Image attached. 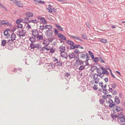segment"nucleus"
Segmentation results:
<instances>
[{"label": "nucleus", "instance_id": "obj_1", "mask_svg": "<svg viewBox=\"0 0 125 125\" xmlns=\"http://www.w3.org/2000/svg\"><path fill=\"white\" fill-rule=\"evenodd\" d=\"M12 1L16 5L19 7H22L23 6L22 4L20 1H17V0H10Z\"/></svg>", "mask_w": 125, "mask_h": 125}, {"label": "nucleus", "instance_id": "obj_2", "mask_svg": "<svg viewBox=\"0 0 125 125\" xmlns=\"http://www.w3.org/2000/svg\"><path fill=\"white\" fill-rule=\"evenodd\" d=\"M120 106H117L116 105L112 110V111L113 112V114H115L117 112H119L120 111Z\"/></svg>", "mask_w": 125, "mask_h": 125}, {"label": "nucleus", "instance_id": "obj_3", "mask_svg": "<svg viewBox=\"0 0 125 125\" xmlns=\"http://www.w3.org/2000/svg\"><path fill=\"white\" fill-rule=\"evenodd\" d=\"M0 24H1L3 25H7L9 26H11L12 25L10 24L9 21L4 20H0Z\"/></svg>", "mask_w": 125, "mask_h": 125}, {"label": "nucleus", "instance_id": "obj_4", "mask_svg": "<svg viewBox=\"0 0 125 125\" xmlns=\"http://www.w3.org/2000/svg\"><path fill=\"white\" fill-rule=\"evenodd\" d=\"M57 37L59 38H61L62 39L65 41L66 40V38L61 33H59L57 35Z\"/></svg>", "mask_w": 125, "mask_h": 125}, {"label": "nucleus", "instance_id": "obj_5", "mask_svg": "<svg viewBox=\"0 0 125 125\" xmlns=\"http://www.w3.org/2000/svg\"><path fill=\"white\" fill-rule=\"evenodd\" d=\"M26 16L28 18L31 17L33 16L32 13L30 12H27L25 14Z\"/></svg>", "mask_w": 125, "mask_h": 125}, {"label": "nucleus", "instance_id": "obj_6", "mask_svg": "<svg viewBox=\"0 0 125 125\" xmlns=\"http://www.w3.org/2000/svg\"><path fill=\"white\" fill-rule=\"evenodd\" d=\"M33 36H32L31 37H30L29 40H30L31 42H31H33L35 41L36 40V36L34 35H33Z\"/></svg>", "mask_w": 125, "mask_h": 125}, {"label": "nucleus", "instance_id": "obj_7", "mask_svg": "<svg viewBox=\"0 0 125 125\" xmlns=\"http://www.w3.org/2000/svg\"><path fill=\"white\" fill-rule=\"evenodd\" d=\"M32 35H34L36 36V35L37 36L39 34L38 31L37 30H32Z\"/></svg>", "mask_w": 125, "mask_h": 125}, {"label": "nucleus", "instance_id": "obj_8", "mask_svg": "<svg viewBox=\"0 0 125 125\" xmlns=\"http://www.w3.org/2000/svg\"><path fill=\"white\" fill-rule=\"evenodd\" d=\"M76 63L77 65H79L83 64V62L82 60H81L80 59H77L76 60Z\"/></svg>", "mask_w": 125, "mask_h": 125}, {"label": "nucleus", "instance_id": "obj_9", "mask_svg": "<svg viewBox=\"0 0 125 125\" xmlns=\"http://www.w3.org/2000/svg\"><path fill=\"white\" fill-rule=\"evenodd\" d=\"M101 69L102 70V73L103 74H105L106 73L107 75H108L109 73L108 71L105 69L104 68L102 67Z\"/></svg>", "mask_w": 125, "mask_h": 125}, {"label": "nucleus", "instance_id": "obj_10", "mask_svg": "<svg viewBox=\"0 0 125 125\" xmlns=\"http://www.w3.org/2000/svg\"><path fill=\"white\" fill-rule=\"evenodd\" d=\"M59 49H60V51L61 53H63L64 52V51L65 50V48L64 46H62L59 47Z\"/></svg>", "mask_w": 125, "mask_h": 125}, {"label": "nucleus", "instance_id": "obj_11", "mask_svg": "<svg viewBox=\"0 0 125 125\" xmlns=\"http://www.w3.org/2000/svg\"><path fill=\"white\" fill-rule=\"evenodd\" d=\"M42 23L43 24H46L47 23V22L45 19L43 17H41L40 18Z\"/></svg>", "mask_w": 125, "mask_h": 125}, {"label": "nucleus", "instance_id": "obj_12", "mask_svg": "<svg viewBox=\"0 0 125 125\" xmlns=\"http://www.w3.org/2000/svg\"><path fill=\"white\" fill-rule=\"evenodd\" d=\"M68 56L70 58H74L75 57V54L73 53H72L69 54L68 55Z\"/></svg>", "mask_w": 125, "mask_h": 125}, {"label": "nucleus", "instance_id": "obj_13", "mask_svg": "<svg viewBox=\"0 0 125 125\" xmlns=\"http://www.w3.org/2000/svg\"><path fill=\"white\" fill-rule=\"evenodd\" d=\"M115 102L117 104H119L120 103V100L117 96H115Z\"/></svg>", "mask_w": 125, "mask_h": 125}, {"label": "nucleus", "instance_id": "obj_14", "mask_svg": "<svg viewBox=\"0 0 125 125\" xmlns=\"http://www.w3.org/2000/svg\"><path fill=\"white\" fill-rule=\"evenodd\" d=\"M29 18H25L24 19H22L23 22L24 23H29V21L30 20H29Z\"/></svg>", "mask_w": 125, "mask_h": 125}, {"label": "nucleus", "instance_id": "obj_15", "mask_svg": "<svg viewBox=\"0 0 125 125\" xmlns=\"http://www.w3.org/2000/svg\"><path fill=\"white\" fill-rule=\"evenodd\" d=\"M47 36L48 37H51L53 35L52 31V30H51L47 34Z\"/></svg>", "mask_w": 125, "mask_h": 125}, {"label": "nucleus", "instance_id": "obj_16", "mask_svg": "<svg viewBox=\"0 0 125 125\" xmlns=\"http://www.w3.org/2000/svg\"><path fill=\"white\" fill-rule=\"evenodd\" d=\"M103 83L102 82H100L99 83V86L102 88V89L103 91H107V89H104L103 86Z\"/></svg>", "mask_w": 125, "mask_h": 125}, {"label": "nucleus", "instance_id": "obj_17", "mask_svg": "<svg viewBox=\"0 0 125 125\" xmlns=\"http://www.w3.org/2000/svg\"><path fill=\"white\" fill-rule=\"evenodd\" d=\"M124 113L123 112L120 113L118 115L117 117L118 118L120 119V118H122L123 117Z\"/></svg>", "mask_w": 125, "mask_h": 125}, {"label": "nucleus", "instance_id": "obj_18", "mask_svg": "<svg viewBox=\"0 0 125 125\" xmlns=\"http://www.w3.org/2000/svg\"><path fill=\"white\" fill-rule=\"evenodd\" d=\"M109 103V107L110 108L112 107L113 109L116 105L115 104H114L113 103Z\"/></svg>", "mask_w": 125, "mask_h": 125}, {"label": "nucleus", "instance_id": "obj_19", "mask_svg": "<svg viewBox=\"0 0 125 125\" xmlns=\"http://www.w3.org/2000/svg\"><path fill=\"white\" fill-rule=\"evenodd\" d=\"M36 44L33 43V42H31L30 45V47L31 48V49H33L36 48Z\"/></svg>", "mask_w": 125, "mask_h": 125}, {"label": "nucleus", "instance_id": "obj_20", "mask_svg": "<svg viewBox=\"0 0 125 125\" xmlns=\"http://www.w3.org/2000/svg\"><path fill=\"white\" fill-rule=\"evenodd\" d=\"M16 35L13 33L11 35V38L12 40H15L16 38Z\"/></svg>", "mask_w": 125, "mask_h": 125}, {"label": "nucleus", "instance_id": "obj_21", "mask_svg": "<svg viewBox=\"0 0 125 125\" xmlns=\"http://www.w3.org/2000/svg\"><path fill=\"white\" fill-rule=\"evenodd\" d=\"M83 53H81V54L80 56V58L82 59H85L86 58V54H83Z\"/></svg>", "mask_w": 125, "mask_h": 125}, {"label": "nucleus", "instance_id": "obj_22", "mask_svg": "<svg viewBox=\"0 0 125 125\" xmlns=\"http://www.w3.org/2000/svg\"><path fill=\"white\" fill-rule=\"evenodd\" d=\"M66 42L68 44L70 45H73L74 43L72 41L70 40H66Z\"/></svg>", "mask_w": 125, "mask_h": 125}, {"label": "nucleus", "instance_id": "obj_23", "mask_svg": "<svg viewBox=\"0 0 125 125\" xmlns=\"http://www.w3.org/2000/svg\"><path fill=\"white\" fill-rule=\"evenodd\" d=\"M63 63V62L62 61H57L56 63L57 64V65L61 66H62V63Z\"/></svg>", "mask_w": 125, "mask_h": 125}, {"label": "nucleus", "instance_id": "obj_24", "mask_svg": "<svg viewBox=\"0 0 125 125\" xmlns=\"http://www.w3.org/2000/svg\"><path fill=\"white\" fill-rule=\"evenodd\" d=\"M37 37L38 40H42L43 39V36L42 35L38 34L37 36Z\"/></svg>", "mask_w": 125, "mask_h": 125}, {"label": "nucleus", "instance_id": "obj_25", "mask_svg": "<svg viewBox=\"0 0 125 125\" xmlns=\"http://www.w3.org/2000/svg\"><path fill=\"white\" fill-rule=\"evenodd\" d=\"M13 41V40H12L11 39H9L7 42V44H8V45H10V44H12L14 42Z\"/></svg>", "mask_w": 125, "mask_h": 125}, {"label": "nucleus", "instance_id": "obj_26", "mask_svg": "<svg viewBox=\"0 0 125 125\" xmlns=\"http://www.w3.org/2000/svg\"><path fill=\"white\" fill-rule=\"evenodd\" d=\"M34 1L36 3H39L43 4H45V2L44 1H42L41 0H34Z\"/></svg>", "mask_w": 125, "mask_h": 125}, {"label": "nucleus", "instance_id": "obj_27", "mask_svg": "<svg viewBox=\"0 0 125 125\" xmlns=\"http://www.w3.org/2000/svg\"><path fill=\"white\" fill-rule=\"evenodd\" d=\"M88 52L89 54H89V55L92 58V59H94V57L93 53L92 52L90 51H88Z\"/></svg>", "mask_w": 125, "mask_h": 125}, {"label": "nucleus", "instance_id": "obj_28", "mask_svg": "<svg viewBox=\"0 0 125 125\" xmlns=\"http://www.w3.org/2000/svg\"><path fill=\"white\" fill-rule=\"evenodd\" d=\"M56 25L57 28L58 29L61 31H64L62 28L61 27L60 25L58 24H56Z\"/></svg>", "mask_w": 125, "mask_h": 125}, {"label": "nucleus", "instance_id": "obj_29", "mask_svg": "<svg viewBox=\"0 0 125 125\" xmlns=\"http://www.w3.org/2000/svg\"><path fill=\"white\" fill-rule=\"evenodd\" d=\"M9 30L7 28L6 29V30L4 31V34L5 36H7L8 34V31H9Z\"/></svg>", "mask_w": 125, "mask_h": 125}, {"label": "nucleus", "instance_id": "obj_30", "mask_svg": "<svg viewBox=\"0 0 125 125\" xmlns=\"http://www.w3.org/2000/svg\"><path fill=\"white\" fill-rule=\"evenodd\" d=\"M22 19H18L17 20L16 22L17 24H21V23L22 22Z\"/></svg>", "mask_w": 125, "mask_h": 125}, {"label": "nucleus", "instance_id": "obj_31", "mask_svg": "<svg viewBox=\"0 0 125 125\" xmlns=\"http://www.w3.org/2000/svg\"><path fill=\"white\" fill-rule=\"evenodd\" d=\"M36 48L37 49H39L41 48V45L39 43H37L36 44Z\"/></svg>", "mask_w": 125, "mask_h": 125}, {"label": "nucleus", "instance_id": "obj_32", "mask_svg": "<svg viewBox=\"0 0 125 125\" xmlns=\"http://www.w3.org/2000/svg\"><path fill=\"white\" fill-rule=\"evenodd\" d=\"M7 44V42H6V41L5 40H3L1 41V45H2L4 46L6 44Z\"/></svg>", "mask_w": 125, "mask_h": 125}, {"label": "nucleus", "instance_id": "obj_33", "mask_svg": "<svg viewBox=\"0 0 125 125\" xmlns=\"http://www.w3.org/2000/svg\"><path fill=\"white\" fill-rule=\"evenodd\" d=\"M93 59L94 60V61L95 62H97L99 61V58L97 57L94 58V59Z\"/></svg>", "mask_w": 125, "mask_h": 125}, {"label": "nucleus", "instance_id": "obj_34", "mask_svg": "<svg viewBox=\"0 0 125 125\" xmlns=\"http://www.w3.org/2000/svg\"><path fill=\"white\" fill-rule=\"evenodd\" d=\"M100 41L102 42L103 43H106L107 42V41L106 39H101Z\"/></svg>", "mask_w": 125, "mask_h": 125}, {"label": "nucleus", "instance_id": "obj_35", "mask_svg": "<svg viewBox=\"0 0 125 125\" xmlns=\"http://www.w3.org/2000/svg\"><path fill=\"white\" fill-rule=\"evenodd\" d=\"M107 69L108 70H109V71H110V72L111 74V76H112V77H113L116 79V78L115 77L114 75V74L112 73L111 70L109 68H108Z\"/></svg>", "mask_w": 125, "mask_h": 125}, {"label": "nucleus", "instance_id": "obj_36", "mask_svg": "<svg viewBox=\"0 0 125 125\" xmlns=\"http://www.w3.org/2000/svg\"><path fill=\"white\" fill-rule=\"evenodd\" d=\"M16 27L17 28H22V24H19L16 26Z\"/></svg>", "mask_w": 125, "mask_h": 125}, {"label": "nucleus", "instance_id": "obj_37", "mask_svg": "<svg viewBox=\"0 0 125 125\" xmlns=\"http://www.w3.org/2000/svg\"><path fill=\"white\" fill-rule=\"evenodd\" d=\"M70 76L71 75L70 74V73H66V74L65 75V77L66 78H67L69 77H70Z\"/></svg>", "mask_w": 125, "mask_h": 125}, {"label": "nucleus", "instance_id": "obj_38", "mask_svg": "<svg viewBox=\"0 0 125 125\" xmlns=\"http://www.w3.org/2000/svg\"><path fill=\"white\" fill-rule=\"evenodd\" d=\"M113 88H115L116 86V84L115 83H113L110 85Z\"/></svg>", "mask_w": 125, "mask_h": 125}, {"label": "nucleus", "instance_id": "obj_39", "mask_svg": "<svg viewBox=\"0 0 125 125\" xmlns=\"http://www.w3.org/2000/svg\"><path fill=\"white\" fill-rule=\"evenodd\" d=\"M111 117L114 119H115L117 117V116L116 114L114 115L113 114H111Z\"/></svg>", "mask_w": 125, "mask_h": 125}, {"label": "nucleus", "instance_id": "obj_40", "mask_svg": "<svg viewBox=\"0 0 125 125\" xmlns=\"http://www.w3.org/2000/svg\"><path fill=\"white\" fill-rule=\"evenodd\" d=\"M74 52L76 53H83V52H80V51H79V50L78 49H76L74 50Z\"/></svg>", "mask_w": 125, "mask_h": 125}, {"label": "nucleus", "instance_id": "obj_41", "mask_svg": "<svg viewBox=\"0 0 125 125\" xmlns=\"http://www.w3.org/2000/svg\"><path fill=\"white\" fill-rule=\"evenodd\" d=\"M83 38L85 40H86L87 39V37L85 34L83 33L82 35Z\"/></svg>", "mask_w": 125, "mask_h": 125}, {"label": "nucleus", "instance_id": "obj_42", "mask_svg": "<svg viewBox=\"0 0 125 125\" xmlns=\"http://www.w3.org/2000/svg\"><path fill=\"white\" fill-rule=\"evenodd\" d=\"M92 68H94V70L92 71L93 72L94 70H99V69L96 66H93L92 67Z\"/></svg>", "mask_w": 125, "mask_h": 125}, {"label": "nucleus", "instance_id": "obj_43", "mask_svg": "<svg viewBox=\"0 0 125 125\" xmlns=\"http://www.w3.org/2000/svg\"><path fill=\"white\" fill-rule=\"evenodd\" d=\"M29 22H32L33 23H36L37 22V21L36 20H32L31 21H29Z\"/></svg>", "mask_w": 125, "mask_h": 125}, {"label": "nucleus", "instance_id": "obj_44", "mask_svg": "<svg viewBox=\"0 0 125 125\" xmlns=\"http://www.w3.org/2000/svg\"><path fill=\"white\" fill-rule=\"evenodd\" d=\"M85 65H84L83 66H81L79 67V70H82L83 69H84L85 68Z\"/></svg>", "mask_w": 125, "mask_h": 125}, {"label": "nucleus", "instance_id": "obj_45", "mask_svg": "<svg viewBox=\"0 0 125 125\" xmlns=\"http://www.w3.org/2000/svg\"><path fill=\"white\" fill-rule=\"evenodd\" d=\"M85 54H86V61H87V60H89V54L87 52H86Z\"/></svg>", "mask_w": 125, "mask_h": 125}, {"label": "nucleus", "instance_id": "obj_46", "mask_svg": "<svg viewBox=\"0 0 125 125\" xmlns=\"http://www.w3.org/2000/svg\"><path fill=\"white\" fill-rule=\"evenodd\" d=\"M54 34L55 35H57L58 33V31L56 29H54Z\"/></svg>", "mask_w": 125, "mask_h": 125}, {"label": "nucleus", "instance_id": "obj_47", "mask_svg": "<svg viewBox=\"0 0 125 125\" xmlns=\"http://www.w3.org/2000/svg\"><path fill=\"white\" fill-rule=\"evenodd\" d=\"M104 101V100L102 99H100V103L101 104H103Z\"/></svg>", "mask_w": 125, "mask_h": 125}, {"label": "nucleus", "instance_id": "obj_48", "mask_svg": "<svg viewBox=\"0 0 125 125\" xmlns=\"http://www.w3.org/2000/svg\"><path fill=\"white\" fill-rule=\"evenodd\" d=\"M96 75H97V74L95 73L94 75V80H97L98 81H99L100 79L99 78H98V77H97H97L96 78H95V76Z\"/></svg>", "mask_w": 125, "mask_h": 125}, {"label": "nucleus", "instance_id": "obj_49", "mask_svg": "<svg viewBox=\"0 0 125 125\" xmlns=\"http://www.w3.org/2000/svg\"><path fill=\"white\" fill-rule=\"evenodd\" d=\"M122 118H120L119 119L120 122H125V118H124L123 117H122Z\"/></svg>", "mask_w": 125, "mask_h": 125}, {"label": "nucleus", "instance_id": "obj_50", "mask_svg": "<svg viewBox=\"0 0 125 125\" xmlns=\"http://www.w3.org/2000/svg\"><path fill=\"white\" fill-rule=\"evenodd\" d=\"M70 49H75V45H72L70 46Z\"/></svg>", "mask_w": 125, "mask_h": 125}, {"label": "nucleus", "instance_id": "obj_51", "mask_svg": "<svg viewBox=\"0 0 125 125\" xmlns=\"http://www.w3.org/2000/svg\"><path fill=\"white\" fill-rule=\"evenodd\" d=\"M39 29H41L42 30H43L44 29V25H43L42 26H40Z\"/></svg>", "mask_w": 125, "mask_h": 125}, {"label": "nucleus", "instance_id": "obj_52", "mask_svg": "<svg viewBox=\"0 0 125 125\" xmlns=\"http://www.w3.org/2000/svg\"><path fill=\"white\" fill-rule=\"evenodd\" d=\"M55 51L54 49H53L52 48H51L50 50V53H53Z\"/></svg>", "mask_w": 125, "mask_h": 125}, {"label": "nucleus", "instance_id": "obj_53", "mask_svg": "<svg viewBox=\"0 0 125 125\" xmlns=\"http://www.w3.org/2000/svg\"><path fill=\"white\" fill-rule=\"evenodd\" d=\"M93 89L94 90H97L98 89V88L97 87V85H95V84H94L93 87Z\"/></svg>", "mask_w": 125, "mask_h": 125}, {"label": "nucleus", "instance_id": "obj_54", "mask_svg": "<svg viewBox=\"0 0 125 125\" xmlns=\"http://www.w3.org/2000/svg\"><path fill=\"white\" fill-rule=\"evenodd\" d=\"M47 29H49V30L51 29L52 28V27L50 25H47Z\"/></svg>", "mask_w": 125, "mask_h": 125}, {"label": "nucleus", "instance_id": "obj_55", "mask_svg": "<svg viewBox=\"0 0 125 125\" xmlns=\"http://www.w3.org/2000/svg\"><path fill=\"white\" fill-rule=\"evenodd\" d=\"M86 26L87 27L89 28V27H90V24H89V23L88 22H87L86 23Z\"/></svg>", "mask_w": 125, "mask_h": 125}, {"label": "nucleus", "instance_id": "obj_56", "mask_svg": "<svg viewBox=\"0 0 125 125\" xmlns=\"http://www.w3.org/2000/svg\"><path fill=\"white\" fill-rule=\"evenodd\" d=\"M108 86L109 88V89L108 90V91L109 92L112 93V92H113V89H112V88H110L109 86V85H108Z\"/></svg>", "mask_w": 125, "mask_h": 125}, {"label": "nucleus", "instance_id": "obj_57", "mask_svg": "<svg viewBox=\"0 0 125 125\" xmlns=\"http://www.w3.org/2000/svg\"><path fill=\"white\" fill-rule=\"evenodd\" d=\"M24 31L23 30L21 29V30H19V31H18L19 34L21 33H22Z\"/></svg>", "mask_w": 125, "mask_h": 125}, {"label": "nucleus", "instance_id": "obj_58", "mask_svg": "<svg viewBox=\"0 0 125 125\" xmlns=\"http://www.w3.org/2000/svg\"><path fill=\"white\" fill-rule=\"evenodd\" d=\"M17 29V28L16 27V26L15 27H14L13 28L12 30V31L13 32H14V31H15L16 30V29Z\"/></svg>", "mask_w": 125, "mask_h": 125}, {"label": "nucleus", "instance_id": "obj_59", "mask_svg": "<svg viewBox=\"0 0 125 125\" xmlns=\"http://www.w3.org/2000/svg\"><path fill=\"white\" fill-rule=\"evenodd\" d=\"M113 103V100L111 98L109 99L108 101V103Z\"/></svg>", "mask_w": 125, "mask_h": 125}, {"label": "nucleus", "instance_id": "obj_60", "mask_svg": "<svg viewBox=\"0 0 125 125\" xmlns=\"http://www.w3.org/2000/svg\"><path fill=\"white\" fill-rule=\"evenodd\" d=\"M74 45L75 46V48H77L80 46V45H77L76 44H75Z\"/></svg>", "mask_w": 125, "mask_h": 125}, {"label": "nucleus", "instance_id": "obj_61", "mask_svg": "<svg viewBox=\"0 0 125 125\" xmlns=\"http://www.w3.org/2000/svg\"><path fill=\"white\" fill-rule=\"evenodd\" d=\"M54 39L50 38V39H49V42H52L53 40Z\"/></svg>", "mask_w": 125, "mask_h": 125}, {"label": "nucleus", "instance_id": "obj_62", "mask_svg": "<svg viewBox=\"0 0 125 125\" xmlns=\"http://www.w3.org/2000/svg\"><path fill=\"white\" fill-rule=\"evenodd\" d=\"M106 97L108 98H110L112 97V96L111 95H110V94H108L107 95Z\"/></svg>", "mask_w": 125, "mask_h": 125}, {"label": "nucleus", "instance_id": "obj_63", "mask_svg": "<svg viewBox=\"0 0 125 125\" xmlns=\"http://www.w3.org/2000/svg\"><path fill=\"white\" fill-rule=\"evenodd\" d=\"M97 72L98 73H101L102 72V70L99 69V70H97Z\"/></svg>", "mask_w": 125, "mask_h": 125}, {"label": "nucleus", "instance_id": "obj_64", "mask_svg": "<svg viewBox=\"0 0 125 125\" xmlns=\"http://www.w3.org/2000/svg\"><path fill=\"white\" fill-rule=\"evenodd\" d=\"M104 81L105 82H107L108 81V79L107 78H105L104 79Z\"/></svg>", "mask_w": 125, "mask_h": 125}]
</instances>
